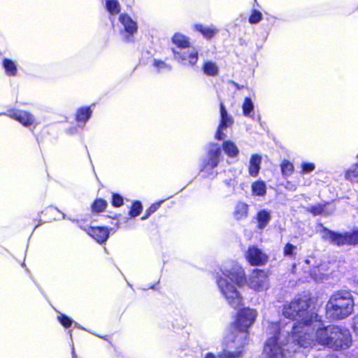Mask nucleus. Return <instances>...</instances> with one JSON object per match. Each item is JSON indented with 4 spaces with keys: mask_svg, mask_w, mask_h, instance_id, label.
<instances>
[{
    "mask_svg": "<svg viewBox=\"0 0 358 358\" xmlns=\"http://www.w3.org/2000/svg\"><path fill=\"white\" fill-rule=\"evenodd\" d=\"M307 299H297L285 304L282 315L289 319L297 320L295 324H287L281 328L279 324L272 323L268 327V338L264 346V358H286V345L295 342L299 335L310 329V323L317 315L309 310Z\"/></svg>",
    "mask_w": 358,
    "mask_h": 358,
    "instance_id": "obj_1",
    "label": "nucleus"
},
{
    "mask_svg": "<svg viewBox=\"0 0 358 358\" xmlns=\"http://www.w3.org/2000/svg\"><path fill=\"white\" fill-rule=\"evenodd\" d=\"M310 329L299 335L295 342L287 343V353L296 352L299 348H308L316 343L331 348L334 350L345 349L351 344V336L348 329L335 325L322 327L321 320L317 317L310 323Z\"/></svg>",
    "mask_w": 358,
    "mask_h": 358,
    "instance_id": "obj_2",
    "label": "nucleus"
},
{
    "mask_svg": "<svg viewBox=\"0 0 358 358\" xmlns=\"http://www.w3.org/2000/svg\"><path fill=\"white\" fill-rule=\"evenodd\" d=\"M257 313L250 308H243L237 315L233 330L225 338L226 349L219 358H238L241 356L248 338L247 329L255 322Z\"/></svg>",
    "mask_w": 358,
    "mask_h": 358,
    "instance_id": "obj_3",
    "label": "nucleus"
},
{
    "mask_svg": "<svg viewBox=\"0 0 358 358\" xmlns=\"http://www.w3.org/2000/svg\"><path fill=\"white\" fill-rule=\"evenodd\" d=\"M221 271L223 276H220L219 273H217V284L219 289L229 305L236 308L242 304V297L228 279L239 287L243 286L245 282L244 271L238 264H234L224 266Z\"/></svg>",
    "mask_w": 358,
    "mask_h": 358,
    "instance_id": "obj_4",
    "label": "nucleus"
},
{
    "mask_svg": "<svg viewBox=\"0 0 358 358\" xmlns=\"http://www.w3.org/2000/svg\"><path fill=\"white\" fill-rule=\"evenodd\" d=\"M327 314L332 319H344L353 311L354 301L350 292L340 291L333 294L327 304Z\"/></svg>",
    "mask_w": 358,
    "mask_h": 358,
    "instance_id": "obj_5",
    "label": "nucleus"
},
{
    "mask_svg": "<svg viewBox=\"0 0 358 358\" xmlns=\"http://www.w3.org/2000/svg\"><path fill=\"white\" fill-rule=\"evenodd\" d=\"M321 234L323 240L338 246L356 245L358 243V230H355L352 232L338 234L322 227Z\"/></svg>",
    "mask_w": 358,
    "mask_h": 358,
    "instance_id": "obj_6",
    "label": "nucleus"
},
{
    "mask_svg": "<svg viewBox=\"0 0 358 358\" xmlns=\"http://www.w3.org/2000/svg\"><path fill=\"white\" fill-rule=\"evenodd\" d=\"M222 157V150L217 143L209 145L208 156L203 160L201 171L203 175L210 176L214 175V169L217 166Z\"/></svg>",
    "mask_w": 358,
    "mask_h": 358,
    "instance_id": "obj_7",
    "label": "nucleus"
},
{
    "mask_svg": "<svg viewBox=\"0 0 358 358\" xmlns=\"http://www.w3.org/2000/svg\"><path fill=\"white\" fill-rule=\"evenodd\" d=\"M248 287L256 292H262L268 287V277L266 271L259 269L253 270L248 280H245Z\"/></svg>",
    "mask_w": 358,
    "mask_h": 358,
    "instance_id": "obj_8",
    "label": "nucleus"
},
{
    "mask_svg": "<svg viewBox=\"0 0 358 358\" xmlns=\"http://www.w3.org/2000/svg\"><path fill=\"white\" fill-rule=\"evenodd\" d=\"M174 59L184 65L194 66L198 61V52L193 47H188L184 50H173Z\"/></svg>",
    "mask_w": 358,
    "mask_h": 358,
    "instance_id": "obj_9",
    "label": "nucleus"
},
{
    "mask_svg": "<svg viewBox=\"0 0 358 358\" xmlns=\"http://www.w3.org/2000/svg\"><path fill=\"white\" fill-rule=\"evenodd\" d=\"M245 257L250 264L252 266H262L268 261L267 255L254 245L248 248L245 253Z\"/></svg>",
    "mask_w": 358,
    "mask_h": 358,
    "instance_id": "obj_10",
    "label": "nucleus"
},
{
    "mask_svg": "<svg viewBox=\"0 0 358 358\" xmlns=\"http://www.w3.org/2000/svg\"><path fill=\"white\" fill-rule=\"evenodd\" d=\"M220 115L221 122L215 134V138L218 140H222L226 137L224 130L233 124L232 117L228 115L222 103H220Z\"/></svg>",
    "mask_w": 358,
    "mask_h": 358,
    "instance_id": "obj_11",
    "label": "nucleus"
},
{
    "mask_svg": "<svg viewBox=\"0 0 358 358\" xmlns=\"http://www.w3.org/2000/svg\"><path fill=\"white\" fill-rule=\"evenodd\" d=\"M8 115L25 127H29L34 122V117L30 113L25 110H15L8 112Z\"/></svg>",
    "mask_w": 358,
    "mask_h": 358,
    "instance_id": "obj_12",
    "label": "nucleus"
},
{
    "mask_svg": "<svg viewBox=\"0 0 358 358\" xmlns=\"http://www.w3.org/2000/svg\"><path fill=\"white\" fill-rule=\"evenodd\" d=\"M84 230L99 243L106 241L109 236L108 229L106 227H88Z\"/></svg>",
    "mask_w": 358,
    "mask_h": 358,
    "instance_id": "obj_13",
    "label": "nucleus"
},
{
    "mask_svg": "<svg viewBox=\"0 0 358 358\" xmlns=\"http://www.w3.org/2000/svg\"><path fill=\"white\" fill-rule=\"evenodd\" d=\"M119 20L124 28L127 33L134 34L137 31V24L127 14L123 13L120 15Z\"/></svg>",
    "mask_w": 358,
    "mask_h": 358,
    "instance_id": "obj_14",
    "label": "nucleus"
},
{
    "mask_svg": "<svg viewBox=\"0 0 358 358\" xmlns=\"http://www.w3.org/2000/svg\"><path fill=\"white\" fill-rule=\"evenodd\" d=\"M261 162L262 157L260 155H252L251 156L249 164V173L250 176L255 177L258 175Z\"/></svg>",
    "mask_w": 358,
    "mask_h": 358,
    "instance_id": "obj_15",
    "label": "nucleus"
},
{
    "mask_svg": "<svg viewBox=\"0 0 358 358\" xmlns=\"http://www.w3.org/2000/svg\"><path fill=\"white\" fill-rule=\"evenodd\" d=\"M233 214L235 219L238 220L245 219L248 215V205L243 202H238Z\"/></svg>",
    "mask_w": 358,
    "mask_h": 358,
    "instance_id": "obj_16",
    "label": "nucleus"
},
{
    "mask_svg": "<svg viewBox=\"0 0 358 358\" xmlns=\"http://www.w3.org/2000/svg\"><path fill=\"white\" fill-rule=\"evenodd\" d=\"M171 41L180 50H184L189 46L188 38L180 33H176L173 36Z\"/></svg>",
    "mask_w": 358,
    "mask_h": 358,
    "instance_id": "obj_17",
    "label": "nucleus"
},
{
    "mask_svg": "<svg viewBox=\"0 0 358 358\" xmlns=\"http://www.w3.org/2000/svg\"><path fill=\"white\" fill-rule=\"evenodd\" d=\"M271 218V216L269 212L266 210L259 211L257 215L258 228L260 229L265 228L270 222Z\"/></svg>",
    "mask_w": 358,
    "mask_h": 358,
    "instance_id": "obj_18",
    "label": "nucleus"
},
{
    "mask_svg": "<svg viewBox=\"0 0 358 358\" xmlns=\"http://www.w3.org/2000/svg\"><path fill=\"white\" fill-rule=\"evenodd\" d=\"M222 148L229 157H235L239 154L238 147L231 141H226L223 142Z\"/></svg>",
    "mask_w": 358,
    "mask_h": 358,
    "instance_id": "obj_19",
    "label": "nucleus"
},
{
    "mask_svg": "<svg viewBox=\"0 0 358 358\" xmlns=\"http://www.w3.org/2000/svg\"><path fill=\"white\" fill-rule=\"evenodd\" d=\"M252 192L256 196H263L266 193V187L264 181H257L252 185Z\"/></svg>",
    "mask_w": 358,
    "mask_h": 358,
    "instance_id": "obj_20",
    "label": "nucleus"
},
{
    "mask_svg": "<svg viewBox=\"0 0 358 358\" xmlns=\"http://www.w3.org/2000/svg\"><path fill=\"white\" fill-rule=\"evenodd\" d=\"M243 113L245 116L252 117L254 115V104L250 98L246 97L244 99L243 106Z\"/></svg>",
    "mask_w": 358,
    "mask_h": 358,
    "instance_id": "obj_21",
    "label": "nucleus"
},
{
    "mask_svg": "<svg viewBox=\"0 0 358 358\" xmlns=\"http://www.w3.org/2000/svg\"><path fill=\"white\" fill-rule=\"evenodd\" d=\"M195 28L197 31H200L206 38H211L217 32L216 29L213 27H205L202 24H196Z\"/></svg>",
    "mask_w": 358,
    "mask_h": 358,
    "instance_id": "obj_22",
    "label": "nucleus"
},
{
    "mask_svg": "<svg viewBox=\"0 0 358 358\" xmlns=\"http://www.w3.org/2000/svg\"><path fill=\"white\" fill-rule=\"evenodd\" d=\"M3 66L6 73L9 76H14L17 74V66L14 62L8 59H4Z\"/></svg>",
    "mask_w": 358,
    "mask_h": 358,
    "instance_id": "obj_23",
    "label": "nucleus"
},
{
    "mask_svg": "<svg viewBox=\"0 0 358 358\" xmlns=\"http://www.w3.org/2000/svg\"><path fill=\"white\" fill-rule=\"evenodd\" d=\"M345 177L351 182H358V164H356L350 167L346 171Z\"/></svg>",
    "mask_w": 358,
    "mask_h": 358,
    "instance_id": "obj_24",
    "label": "nucleus"
},
{
    "mask_svg": "<svg viewBox=\"0 0 358 358\" xmlns=\"http://www.w3.org/2000/svg\"><path fill=\"white\" fill-rule=\"evenodd\" d=\"M106 8L111 15L118 14L120 11V4L117 0H107Z\"/></svg>",
    "mask_w": 358,
    "mask_h": 358,
    "instance_id": "obj_25",
    "label": "nucleus"
},
{
    "mask_svg": "<svg viewBox=\"0 0 358 358\" xmlns=\"http://www.w3.org/2000/svg\"><path fill=\"white\" fill-rule=\"evenodd\" d=\"M203 71L208 76H214L218 73V67L215 63L207 62L203 66Z\"/></svg>",
    "mask_w": 358,
    "mask_h": 358,
    "instance_id": "obj_26",
    "label": "nucleus"
},
{
    "mask_svg": "<svg viewBox=\"0 0 358 358\" xmlns=\"http://www.w3.org/2000/svg\"><path fill=\"white\" fill-rule=\"evenodd\" d=\"M92 111L90 108H82L77 112L76 118L78 122H85L91 116Z\"/></svg>",
    "mask_w": 358,
    "mask_h": 358,
    "instance_id": "obj_27",
    "label": "nucleus"
},
{
    "mask_svg": "<svg viewBox=\"0 0 358 358\" xmlns=\"http://www.w3.org/2000/svg\"><path fill=\"white\" fill-rule=\"evenodd\" d=\"M280 168L284 177L289 176L294 171V166L292 163L287 160L282 161Z\"/></svg>",
    "mask_w": 358,
    "mask_h": 358,
    "instance_id": "obj_28",
    "label": "nucleus"
},
{
    "mask_svg": "<svg viewBox=\"0 0 358 358\" xmlns=\"http://www.w3.org/2000/svg\"><path fill=\"white\" fill-rule=\"evenodd\" d=\"M107 206L106 201L103 199H96L92 204V210L96 212L103 211Z\"/></svg>",
    "mask_w": 358,
    "mask_h": 358,
    "instance_id": "obj_29",
    "label": "nucleus"
},
{
    "mask_svg": "<svg viewBox=\"0 0 358 358\" xmlns=\"http://www.w3.org/2000/svg\"><path fill=\"white\" fill-rule=\"evenodd\" d=\"M142 210V205L139 201H136L134 203L131 209L129 212V214L131 217H136L138 216Z\"/></svg>",
    "mask_w": 358,
    "mask_h": 358,
    "instance_id": "obj_30",
    "label": "nucleus"
},
{
    "mask_svg": "<svg viewBox=\"0 0 358 358\" xmlns=\"http://www.w3.org/2000/svg\"><path fill=\"white\" fill-rule=\"evenodd\" d=\"M296 247L291 243H287L284 248V255L287 257H293Z\"/></svg>",
    "mask_w": 358,
    "mask_h": 358,
    "instance_id": "obj_31",
    "label": "nucleus"
},
{
    "mask_svg": "<svg viewBox=\"0 0 358 358\" xmlns=\"http://www.w3.org/2000/svg\"><path fill=\"white\" fill-rule=\"evenodd\" d=\"M262 18V13L259 11L254 10L249 18V22L250 24H257L260 22Z\"/></svg>",
    "mask_w": 358,
    "mask_h": 358,
    "instance_id": "obj_32",
    "label": "nucleus"
},
{
    "mask_svg": "<svg viewBox=\"0 0 358 358\" xmlns=\"http://www.w3.org/2000/svg\"><path fill=\"white\" fill-rule=\"evenodd\" d=\"M153 64L156 68L158 69L159 71H162L164 69L170 70L171 69V66L161 60L155 59Z\"/></svg>",
    "mask_w": 358,
    "mask_h": 358,
    "instance_id": "obj_33",
    "label": "nucleus"
},
{
    "mask_svg": "<svg viewBox=\"0 0 358 358\" xmlns=\"http://www.w3.org/2000/svg\"><path fill=\"white\" fill-rule=\"evenodd\" d=\"M308 210L314 215H318L322 213L323 206L322 205L312 206L308 208Z\"/></svg>",
    "mask_w": 358,
    "mask_h": 358,
    "instance_id": "obj_34",
    "label": "nucleus"
},
{
    "mask_svg": "<svg viewBox=\"0 0 358 358\" xmlns=\"http://www.w3.org/2000/svg\"><path fill=\"white\" fill-rule=\"evenodd\" d=\"M58 320L66 328L69 327L73 322V321L65 315H61L60 316H58Z\"/></svg>",
    "mask_w": 358,
    "mask_h": 358,
    "instance_id": "obj_35",
    "label": "nucleus"
},
{
    "mask_svg": "<svg viewBox=\"0 0 358 358\" xmlns=\"http://www.w3.org/2000/svg\"><path fill=\"white\" fill-rule=\"evenodd\" d=\"M301 168L303 173H308L313 171L315 169V166L313 163L304 162L301 164Z\"/></svg>",
    "mask_w": 358,
    "mask_h": 358,
    "instance_id": "obj_36",
    "label": "nucleus"
},
{
    "mask_svg": "<svg viewBox=\"0 0 358 358\" xmlns=\"http://www.w3.org/2000/svg\"><path fill=\"white\" fill-rule=\"evenodd\" d=\"M113 205L116 207H119L122 205L123 199L118 194H113Z\"/></svg>",
    "mask_w": 358,
    "mask_h": 358,
    "instance_id": "obj_37",
    "label": "nucleus"
},
{
    "mask_svg": "<svg viewBox=\"0 0 358 358\" xmlns=\"http://www.w3.org/2000/svg\"><path fill=\"white\" fill-rule=\"evenodd\" d=\"M159 203H155V204H152L148 210V213L145 216L143 217H142V220H145L146 219L148 216H150L152 213H155L157 209L158 208V207L159 206Z\"/></svg>",
    "mask_w": 358,
    "mask_h": 358,
    "instance_id": "obj_38",
    "label": "nucleus"
},
{
    "mask_svg": "<svg viewBox=\"0 0 358 358\" xmlns=\"http://www.w3.org/2000/svg\"><path fill=\"white\" fill-rule=\"evenodd\" d=\"M227 186L231 188V190L233 192L234 190V187L236 185V182L234 180L230 179L229 180H226L224 182Z\"/></svg>",
    "mask_w": 358,
    "mask_h": 358,
    "instance_id": "obj_39",
    "label": "nucleus"
},
{
    "mask_svg": "<svg viewBox=\"0 0 358 358\" xmlns=\"http://www.w3.org/2000/svg\"><path fill=\"white\" fill-rule=\"evenodd\" d=\"M353 330L354 332L358 335V315H356L353 319Z\"/></svg>",
    "mask_w": 358,
    "mask_h": 358,
    "instance_id": "obj_40",
    "label": "nucleus"
},
{
    "mask_svg": "<svg viewBox=\"0 0 358 358\" xmlns=\"http://www.w3.org/2000/svg\"><path fill=\"white\" fill-rule=\"evenodd\" d=\"M204 358H215V357L212 353H208Z\"/></svg>",
    "mask_w": 358,
    "mask_h": 358,
    "instance_id": "obj_41",
    "label": "nucleus"
},
{
    "mask_svg": "<svg viewBox=\"0 0 358 358\" xmlns=\"http://www.w3.org/2000/svg\"><path fill=\"white\" fill-rule=\"evenodd\" d=\"M354 282L358 285V275L354 277Z\"/></svg>",
    "mask_w": 358,
    "mask_h": 358,
    "instance_id": "obj_42",
    "label": "nucleus"
},
{
    "mask_svg": "<svg viewBox=\"0 0 358 358\" xmlns=\"http://www.w3.org/2000/svg\"><path fill=\"white\" fill-rule=\"evenodd\" d=\"M72 358H77L74 348H73V350H72Z\"/></svg>",
    "mask_w": 358,
    "mask_h": 358,
    "instance_id": "obj_43",
    "label": "nucleus"
},
{
    "mask_svg": "<svg viewBox=\"0 0 358 358\" xmlns=\"http://www.w3.org/2000/svg\"><path fill=\"white\" fill-rule=\"evenodd\" d=\"M62 217H63V218H65L66 215L64 213H62Z\"/></svg>",
    "mask_w": 358,
    "mask_h": 358,
    "instance_id": "obj_44",
    "label": "nucleus"
},
{
    "mask_svg": "<svg viewBox=\"0 0 358 358\" xmlns=\"http://www.w3.org/2000/svg\"><path fill=\"white\" fill-rule=\"evenodd\" d=\"M306 262L307 264H308V263H309V261H308V260H306Z\"/></svg>",
    "mask_w": 358,
    "mask_h": 358,
    "instance_id": "obj_45",
    "label": "nucleus"
},
{
    "mask_svg": "<svg viewBox=\"0 0 358 358\" xmlns=\"http://www.w3.org/2000/svg\"><path fill=\"white\" fill-rule=\"evenodd\" d=\"M357 157H358V155H357Z\"/></svg>",
    "mask_w": 358,
    "mask_h": 358,
    "instance_id": "obj_46",
    "label": "nucleus"
}]
</instances>
